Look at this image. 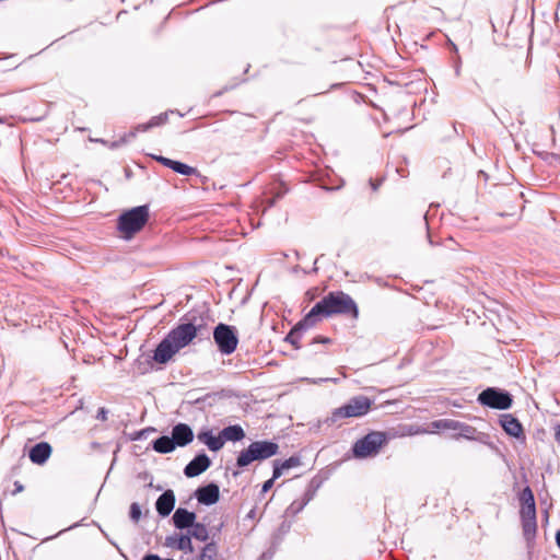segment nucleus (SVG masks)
<instances>
[{
	"label": "nucleus",
	"instance_id": "1",
	"mask_svg": "<svg viewBox=\"0 0 560 560\" xmlns=\"http://www.w3.org/2000/svg\"><path fill=\"white\" fill-rule=\"evenodd\" d=\"M338 314L351 315L352 318L357 319L359 316L357 303L349 294L342 291L329 292L317 302L306 316L290 331L287 339L294 345L295 337H298L302 330L315 326L322 318Z\"/></svg>",
	"mask_w": 560,
	"mask_h": 560
},
{
	"label": "nucleus",
	"instance_id": "2",
	"mask_svg": "<svg viewBox=\"0 0 560 560\" xmlns=\"http://www.w3.org/2000/svg\"><path fill=\"white\" fill-rule=\"evenodd\" d=\"M279 452V445L271 441H255L248 445L247 448L243 450L237 459L236 465L240 468H244L250 465L255 460H265L277 455Z\"/></svg>",
	"mask_w": 560,
	"mask_h": 560
},
{
	"label": "nucleus",
	"instance_id": "3",
	"mask_svg": "<svg viewBox=\"0 0 560 560\" xmlns=\"http://www.w3.org/2000/svg\"><path fill=\"white\" fill-rule=\"evenodd\" d=\"M521 506V518L523 526V534L526 541L529 544L534 540L537 532L536 523V505L533 491L526 487L520 497Z\"/></svg>",
	"mask_w": 560,
	"mask_h": 560
},
{
	"label": "nucleus",
	"instance_id": "4",
	"mask_svg": "<svg viewBox=\"0 0 560 560\" xmlns=\"http://www.w3.org/2000/svg\"><path fill=\"white\" fill-rule=\"evenodd\" d=\"M149 220V207L139 206L124 212L118 219V230L126 240L142 230Z\"/></svg>",
	"mask_w": 560,
	"mask_h": 560
},
{
	"label": "nucleus",
	"instance_id": "5",
	"mask_svg": "<svg viewBox=\"0 0 560 560\" xmlns=\"http://www.w3.org/2000/svg\"><path fill=\"white\" fill-rule=\"evenodd\" d=\"M372 404L373 401L366 396H354L343 406L336 408L327 419V422L334 424L345 418L363 417L370 411Z\"/></svg>",
	"mask_w": 560,
	"mask_h": 560
},
{
	"label": "nucleus",
	"instance_id": "6",
	"mask_svg": "<svg viewBox=\"0 0 560 560\" xmlns=\"http://www.w3.org/2000/svg\"><path fill=\"white\" fill-rule=\"evenodd\" d=\"M386 443V435L383 432L373 431L358 440L352 447L354 457L365 458L374 456Z\"/></svg>",
	"mask_w": 560,
	"mask_h": 560
},
{
	"label": "nucleus",
	"instance_id": "7",
	"mask_svg": "<svg viewBox=\"0 0 560 560\" xmlns=\"http://www.w3.org/2000/svg\"><path fill=\"white\" fill-rule=\"evenodd\" d=\"M213 340L222 354L230 355L238 345L237 330L234 326L220 323L214 327Z\"/></svg>",
	"mask_w": 560,
	"mask_h": 560
},
{
	"label": "nucleus",
	"instance_id": "8",
	"mask_svg": "<svg viewBox=\"0 0 560 560\" xmlns=\"http://www.w3.org/2000/svg\"><path fill=\"white\" fill-rule=\"evenodd\" d=\"M478 401L483 406L504 410L511 407L513 400L508 392L489 387L479 394Z\"/></svg>",
	"mask_w": 560,
	"mask_h": 560
},
{
	"label": "nucleus",
	"instance_id": "9",
	"mask_svg": "<svg viewBox=\"0 0 560 560\" xmlns=\"http://www.w3.org/2000/svg\"><path fill=\"white\" fill-rule=\"evenodd\" d=\"M432 427L436 430H450L453 431V438H464L467 440H478L476 428L466 424L464 422L453 419H440L432 422Z\"/></svg>",
	"mask_w": 560,
	"mask_h": 560
},
{
	"label": "nucleus",
	"instance_id": "10",
	"mask_svg": "<svg viewBox=\"0 0 560 560\" xmlns=\"http://www.w3.org/2000/svg\"><path fill=\"white\" fill-rule=\"evenodd\" d=\"M197 336V327L191 323L180 324L172 329L166 338L178 351L188 346Z\"/></svg>",
	"mask_w": 560,
	"mask_h": 560
},
{
	"label": "nucleus",
	"instance_id": "11",
	"mask_svg": "<svg viewBox=\"0 0 560 560\" xmlns=\"http://www.w3.org/2000/svg\"><path fill=\"white\" fill-rule=\"evenodd\" d=\"M211 465V460L207 454L200 453L191 459L184 468V474L188 478L197 477L206 471Z\"/></svg>",
	"mask_w": 560,
	"mask_h": 560
},
{
	"label": "nucleus",
	"instance_id": "12",
	"mask_svg": "<svg viewBox=\"0 0 560 560\" xmlns=\"http://www.w3.org/2000/svg\"><path fill=\"white\" fill-rule=\"evenodd\" d=\"M177 352L178 350L174 348L173 343L165 337L158 345L152 359L159 364H166Z\"/></svg>",
	"mask_w": 560,
	"mask_h": 560
},
{
	"label": "nucleus",
	"instance_id": "13",
	"mask_svg": "<svg viewBox=\"0 0 560 560\" xmlns=\"http://www.w3.org/2000/svg\"><path fill=\"white\" fill-rule=\"evenodd\" d=\"M165 546L172 549H177L186 553H192L194 547L190 536L184 534H173L165 538Z\"/></svg>",
	"mask_w": 560,
	"mask_h": 560
},
{
	"label": "nucleus",
	"instance_id": "14",
	"mask_svg": "<svg viewBox=\"0 0 560 560\" xmlns=\"http://www.w3.org/2000/svg\"><path fill=\"white\" fill-rule=\"evenodd\" d=\"M196 498L199 503L212 505L219 501L220 489L215 483H209L196 490Z\"/></svg>",
	"mask_w": 560,
	"mask_h": 560
},
{
	"label": "nucleus",
	"instance_id": "15",
	"mask_svg": "<svg viewBox=\"0 0 560 560\" xmlns=\"http://www.w3.org/2000/svg\"><path fill=\"white\" fill-rule=\"evenodd\" d=\"M172 439L174 440L175 446H186L194 440V432L191 428L186 423H177L173 427Z\"/></svg>",
	"mask_w": 560,
	"mask_h": 560
},
{
	"label": "nucleus",
	"instance_id": "16",
	"mask_svg": "<svg viewBox=\"0 0 560 560\" xmlns=\"http://www.w3.org/2000/svg\"><path fill=\"white\" fill-rule=\"evenodd\" d=\"M153 158L162 165L173 170L174 172H176L178 174L186 175V176L198 174L197 168L189 166L185 163L174 161V160H171V159L162 156V155H156Z\"/></svg>",
	"mask_w": 560,
	"mask_h": 560
},
{
	"label": "nucleus",
	"instance_id": "17",
	"mask_svg": "<svg viewBox=\"0 0 560 560\" xmlns=\"http://www.w3.org/2000/svg\"><path fill=\"white\" fill-rule=\"evenodd\" d=\"M196 513L178 508L173 514V523L177 529H189L196 523Z\"/></svg>",
	"mask_w": 560,
	"mask_h": 560
},
{
	"label": "nucleus",
	"instance_id": "18",
	"mask_svg": "<svg viewBox=\"0 0 560 560\" xmlns=\"http://www.w3.org/2000/svg\"><path fill=\"white\" fill-rule=\"evenodd\" d=\"M175 506V494L173 490L164 491L156 500L155 508L158 513L165 517L171 514Z\"/></svg>",
	"mask_w": 560,
	"mask_h": 560
},
{
	"label": "nucleus",
	"instance_id": "19",
	"mask_svg": "<svg viewBox=\"0 0 560 560\" xmlns=\"http://www.w3.org/2000/svg\"><path fill=\"white\" fill-rule=\"evenodd\" d=\"M51 451L50 444L47 442H40L31 448L28 457L32 463L43 465L49 458Z\"/></svg>",
	"mask_w": 560,
	"mask_h": 560
},
{
	"label": "nucleus",
	"instance_id": "20",
	"mask_svg": "<svg viewBox=\"0 0 560 560\" xmlns=\"http://www.w3.org/2000/svg\"><path fill=\"white\" fill-rule=\"evenodd\" d=\"M500 423L503 430L511 436L521 438L523 435V427L521 422L512 415L506 413L500 417Z\"/></svg>",
	"mask_w": 560,
	"mask_h": 560
},
{
	"label": "nucleus",
	"instance_id": "21",
	"mask_svg": "<svg viewBox=\"0 0 560 560\" xmlns=\"http://www.w3.org/2000/svg\"><path fill=\"white\" fill-rule=\"evenodd\" d=\"M301 465V458L299 456H291L290 458L281 462V460H275L273 462V479H278L281 477V475L291 469L299 467Z\"/></svg>",
	"mask_w": 560,
	"mask_h": 560
},
{
	"label": "nucleus",
	"instance_id": "22",
	"mask_svg": "<svg viewBox=\"0 0 560 560\" xmlns=\"http://www.w3.org/2000/svg\"><path fill=\"white\" fill-rule=\"evenodd\" d=\"M198 440L206 444L208 448L212 452H218L223 447V441L221 439V434L214 436L211 431H202L197 435Z\"/></svg>",
	"mask_w": 560,
	"mask_h": 560
},
{
	"label": "nucleus",
	"instance_id": "23",
	"mask_svg": "<svg viewBox=\"0 0 560 560\" xmlns=\"http://www.w3.org/2000/svg\"><path fill=\"white\" fill-rule=\"evenodd\" d=\"M220 434H221L223 444L226 441H233V442L241 441L245 436V432H244L243 428L238 424L229 425V427L224 428L220 432Z\"/></svg>",
	"mask_w": 560,
	"mask_h": 560
},
{
	"label": "nucleus",
	"instance_id": "24",
	"mask_svg": "<svg viewBox=\"0 0 560 560\" xmlns=\"http://www.w3.org/2000/svg\"><path fill=\"white\" fill-rule=\"evenodd\" d=\"M152 447L155 452L167 454L175 450V443L172 436L163 435L152 442Z\"/></svg>",
	"mask_w": 560,
	"mask_h": 560
},
{
	"label": "nucleus",
	"instance_id": "25",
	"mask_svg": "<svg viewBox=\"0 0 560 560\" xmlns=\"http://www.w3.org/2000/svg\"><path fill=\"white\" fill-rule=\"evenodd\" d=\"M188 535L194 537L197 540L206 541L209 538V532L205 524L202 523H195L188 532Z\"/></svg>",
	"mask_w": 560,
	"mask_h": 560
},
{
	"label": "nucleus",
	"instance_id": "26",
	"mask_svg": "<svg viewBox=\"0 0 560 560\" xmlns=\"http://www.w3.org/2000/svg\"><path fill=\"white\" fill-rule=\"evenodd\" d=\"M218 555V547L215 542H208L201 551L200 560H215Z\"/></svg>",
	"mask_w": 560,
	"mask_h": 560
},
{
	"label": "nucleus",
	"instance_id": "27",
	"mask_svg": "<svg viewBox=\"0 0 560 560\" xmlns=\"http://www.w3.org/2000/svg\"><path fill=\"white\" fill-rule=\"evenodd\" d=\"M167 119V114H162L160 116H155V117H152L150 119V121L145 125H139L137 128H136V131H147L149 128H152V127H155V126H160L162 124H164Z\"/></svg>",
	"mask_w": 560,
	"mask_h": 560
},
{
	"label": "nucleus",
	"instance_id": "28",
	"mask_svg": "<svg viewBox=\"0 0 560 560\" xmlns=\"http://www.w3.org/2000/svg\"><path fill=\"white\" fill-rule=\"evenodd\" d=\"M136 136V131H131L129 135L121 137L118 141L107 142L104 139H91V141L100 142L102 144L108 145L110 149H117L121 144H125L128 141V138H133Z\"/></svg>",
	"mask_w": 560,
	"mask_h": 560
},
{
	"label": "nucleus",
	"instance_id": "29",
	"mask_svg": "<svg viewBox=\"0 0 560 560\" xmlns=\"http://www.w3.org/2000/svg\"><path fill=\"white\" fill-rule=\"evenodd\" d=\"M129 515H130L131 521H133L135 523H137L140 520L141 509H140L138 503H132L130 505V513H129Z\"/></svg>",
	"mask_w": 560,
	"mask_h": 560
},
{
	"label": "nucleus",
	"instance_id": "30",
	"mask_svg": "<svg viewBox=\"0 0 560 560\" xmlns=\"http://www.w3.org/2000/svg\"><path fill=\"white\" fill-rule=\"evenodd\" d=\"M107 413H108L107 410L102 407L97 411L96 419H98L101 421H105V420H107Z\"/></svg>",
	"mask_w": 560,
	"mask_h": 560
},
{
	"label": "nucleus",
	"instance_id": "31",
	"mask_svg": "<svg viewBox=\"0 0 560 560\" xmlns=\"http://www.w3.org/2000/svg\"><path fill=\"white\" fill-rule=\"evenodd\" d=\"M276 479L270 478L269 480L265 481V483L262 485V492H267L271 489V487L273 486V482H275Z\"/></svg>",
	"mask_w": 560,
	"mask_h": 560
},
{
	"label": "nucleus",
	"instance_id": "32",
	"mask_svg": "<svg viewBox=\"0 0 560 560\" xmlns=\"http://www.w3.org/2000/svg\"><path fill=\"white\" fill-rule=\"evenodd\" d=\"M314 342H323V343H329L330 339L326 337H318L314 339Z\"/></svg>",
	"mask_w": 560,
	"mask_h": 560
},
{
	"label": "nucleus",
	"instance_id": "33",
	"mask_svg": "<svg viewBox=\"0 0 560 560\" xmlns=\"http://www.w3.org/2000/svg\"><path fill=\"white\" fill-rule=\"evenodd\" d=\"M14 487H15V490H14V494L18 493V492H22L23 491V486L19 482V481H15L14 482Z\"/></svg>",
	"mask_w": 560,
	"mask_h": 560
},
{
	"label": "nucleus",
	"instance_id": "34",
	"mask_svg": "<svg viewBox=\"0 0 560 560\" xmlns=\"http://www.w3.org/2000/svg\"><path fill=\"white\" fill-rule=\"evenodd\" d=\"M556 441L560 444V424L556 427Z\"/></svg>",
	"mask_w": 560,
	"mask_h": 560
},
{
	"label": "nucleus",
	"instance_id": "35",
	"mask_svg": "<svg viewBox=\"0 0 560 560\" xmlns=\"http://www.w3.org/2000/svg\"><path fill=\"white\" fill-rule=\"evenodd\" d=\"M303 508V504H301L300 506H298L296 509L294 508V503L291 504L290 509L293 511V512H299L300 510H302Z\"/></svg>",
	"mask_w": 560,
	"mask_h": 560
},
{
	"label": "nucleus",
	"instance_id": "36",
	"mask_svg": "<svg viewBox=\"0 0 560 560\" xmlns=\"http://www.w3.org/2000/svg\"><path fill=\"white\" fill-rule=\"evenodd\" d=\"M319 381L320 382H328V381H330V382L337 383L338 380L337 378H320Z\"/></svg>",
	"mask_w": 560,
	"mask_h": 560
},
{
	"label": "nucleus",
	"instance_id": "37",
	"mask_svg": "<svg viewBox=\"0 0 560 560\" xmlns=\"http://www.w3.org/2000/svg\"><path fill=\"white\" fill-rule=\"evenodd\" d=\"M556 541L558 547L560 548V530L556 534Z\"/></svg>",
	"mask_w": 560,
	"mask_h": 560
},
{
	"label": "nucleus",
	"instance_id": "38",
	"mask_svg": "<svg viewBox=\"0 0 560 560\" xmlns=\"http://www.w3.org/2000/svg\"><path fill=\"white\" fill-rule=\"evenodd\" d=\"M254 513H255V511H254V510H252V511L248 513V517H253V516H254Z\"/></svg>",
	"mask_w": 560,
	"mask_h": 560
},
{
	"label": "nucleus",
	"instance_id": "39",
	"mask_svg": "<svg viewBox=\"0 0 560 560\" xmlns=\"http://www.w3.org/2000/svg\"><path fill=\"white\" fill-rule=\"evenodd\" d=\"M273 202H275V200H273V199H272V200H270L269 206H272V205H273Z\"/></svg>",
	"mask_w": 560,
	"mask_h": 560
},
{
	"label": "nucleus",
	"instance_id": "40",
	"mask_svg": "<svg viewBox=\"0 0 560 560\" xmlns=\"http://www.w3.org/2000/svg\"><path fill=\"white\" fill-rule=\"evenodd\" d=\"M0 122H3V119H2V118H0Z\"/></svg>",
	"mask_w": 560,
	"mask_h": 560
}]
</instances>
